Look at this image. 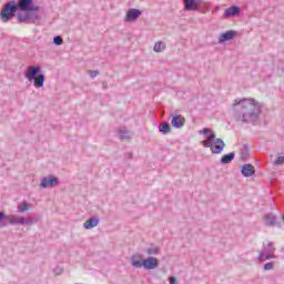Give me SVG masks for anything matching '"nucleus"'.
I'll return each instance as SVG.
<instances>
[{
	"label": "nucleus",
	"instance_id": "nucleus-33",
	"mask_svg": "<svg viewBox=\"0 0 284 284\" xmlns=\"http://www.w3.org/2000/svg\"><path fill=\"white\" fill-rule=\"evenodd\" d=\"M244 150H245V152H247V150H248L247 144L244 145Z\"/></svg>",
	"mask_w": 284,
	"mask_h": 284
},
{
	"label": "nucleus",
	"instance_id": "nucleus-12",
	"mask_svg": "<svg viewBox=\"0 0 284 284\" xmlns=\"http://www.w3.org/2000/svg\"><path fill=\"white\" fill-rule=\"evenodd\" d=\"M131 265L136 270H141L143 267V255L135 253L131 256Z\"/></svg>",
	"mask_w": 284,
	"mask_h": 284
},
{
	"label": "nucleus",
	"instance_id": "nucleus-29",
	"mask_svg": "<svg viewBox=\"0 0 284 284\" xmlns=\"http://www.w3.org/2000/svg\"><path fill=\"white\" fill-rule=\"evenodd\" d=\"M270 270H274V262H268L264 264V271L270 272Z\"/></svg>",
	"mask_w": 284,
	"mask_h": 284
},
{
	"label": "nucleus",
	"instance_id": "nucleus-15",
	"mask_svg": "<svg viewBox=\"0 0 284 284\" xmlns=\"http://www.w3.org/2000/svg\"><path fill=\"white\" fill-rule=\"evenodd\" d=\"M241 14V8H239L237 6H232L229 7L225 11H224V17L227 19L230 17H239Z\"/></svg>",
	"mask_w": 284,
	"mask_h": 284
},
{
	"label": "nucleus",
	"instance_id": "nucleus-21",
	"mask_svg": "<svg viewBox=\"0 0 284 284\" xmlns=\"http://www.w3.org/2000/svg\"><path fill=\"white\" fill-rule=\"evenodd\" d=\"M43 83H45V74L40 73L36 79L33 78L34 88H43Z\"/></svg>",
	"mask_w": 284,
	"mask_h": 284
},
{
	"label": "nucleus",
	"instance_id": "nucleus-22",
	"mask_svg": "<svg viewBox=\"0 0 284 284\" xmlns=\"http://www.w3.org/2000/svg\"><path fill=\"white\" fill-rule=\"evenodd\" d=\"M119 136L122 141H130L132 139V135H130V132L125 128L119 130Z\"/></svg>",
	"mask_w": 284,
	"mask_h": 284
},
{
	"label": "nucleus",
	"instance_id": "nucleus-23",
	"mask_svg": "<svg viewBox=\"0 0 284 284\" xmlns=\"http://www.w3.org/2000/svg\"><path fill=\"white\" fill-rule=\"evenodd\" d=\"M30 210V205L28 202H22L21 204L18 205V212L20 214H23V212H28Z\"/></svg>",
	"mask_w": 284,
	"mask_h": 284
},
{
	"label": "nucleus",
	"instance_id": "nucleus-9",
	"mask_svg": "<svg viewBox=\"0 0 284 284\" xmlns=\"http://www.w3.org/2000/svg\"><path fill=\"white\" fill-rule=\"evenodd\" d=\"M142 267H144V270H156V267H159V258L149 256L142 260Z\"/></svg>",
	"mask_w": 284,
	"mask_h": 284
},
{
	"label": "nucleus",
	"instance_id": "nucleus-11",
	"mask_svg": "<svg viewBox=\"0 0 284 284\" xmlns=\"http://www.w3.org/2000/svg\"><path fill=\"white\" fill-rule=\"evenodd\" d=\"M142 14L143 12L139 9H129L124 21H126L128 23L136 21V19H139V17H141Z\"/></svg>",
	"mask_w": 284,
	"mask_h": 284
},
{
	"label": "nucleus",
	"instance_id": "nucleus-18",
	"mask_svg": "<svg viewBox=\"0 0 284 284\" xmlns=\"http://www.w3.org/2000/svg\"><path fill=\"white\" fill-rule=\"evenodd\" d=\"M184 9L189 11L199 10V4H196V0H183Z\"/></svg>",
	"mask_w": 284,
	"mask_h": 284
},
{
	"label": "nucleus",
	"instance_id": "nucleus-6",
	"mask_svg": "<svg viewBox=\"0 0 284 284\" xmlns=\"http://www.w3.org/2000/svg\"><path fill=\"white\" fill-rule=\"evenodd\" d=\"M274 252H276V248L274 247V243L270 242L265 247H264V253L258 252V261L260 263H264V261H270V258H275Z\"/></svg>",
	"mask_w": 284,
	"mask_h": 284
},
{
	"label": "nucleus",
	"instance_id": "nucleus-32",
	"mask_svg": "<svg viewBox=\"0 0 284 284\" xmlns=\"http://www.w3.org/2000/svg\"><path fill=\"white\" fill-rule=\"evenodd\" d=\"M170 284H176V277L172 276L169 278Z\"/></svg>",
	"mask_w": 284,
	"mask_h": 284
},
{
	"label": "nucleus",
	"instance_id": "nucleus-20",
	"mask_svg": "<svg viewBox=\"0 0 284 284\" xmlns=\"http://www.w3.org/2000/svg\"><path fill=\"white\" fill-rule=\"evenodd\" d=\"M234 156H236L235 152L224 154L220 160L221 165H229L231 161H234Z\"/></svg>",
	"mask_w": 284,
	"mask_h": 284
},
{
	"label": "nucleus",
	"instance_id": "nucleus-10",
	"mask_svg": "<svg viewBox=\"0 0 284 284\" xmlns=\"http://www.w3.org/2000/svg\"><path fill=\"white\" fill-rule=\"evenodd\" d=\"M171 125L175 128L176 130H181L183 125H185V118L183 115L179 114H172L171 115Z\"/></svg>",
	"mask_w": 284,
	"mask_h": 284
},
{
	"label": "nucleus",
	"instance_id": "nucleus-27",
	"mask_svg": "<svg viewBox=\"0 0 284 284\" xmlns=\"http://www.w3.org/2000/svg\"><path fill=\"white\" fill-rule=\"evenodd\" d=\"M54 45H63V38L61 36H55L53 38Z\"/></svg>",
	"mask_w": 284,
	"mask_h": 284
},
{
	"label": "nucleus",
	"instance_id": "nucleus-31",
	"mask_svg": "<svg viewBox=\"0 0 284 284\" xmlns=\"http://www.w3.org/2000/svg\"><path fill=\"white\" fill-rule=\"evenodd\" d=\"M54 274H57V276H61V274H63V268L60 267V266H57L54 270H53Z\"/></svg>",
	"mask_w": 284,
	"mask_h": 284
},
{
	"label": "nucleus",
	"instance_id": "nucleus-19",
	"mask_svg": "<svg viewBox=\"0 0 284 284\" xmlns=\"http://www.w3.org/2000/svg\"><path fill=\"white\" fill-rule=\"evenodd\" d=\"M159 132H161V134H170V132H172V126L170 125V123L168 122H161L160 125L158 126Z\"/></svg>",
	"mask_w": 284,
	"mask_h": 284
},
{
	"label": "nucleus",
	"instance_id": "nucleus-8",
	"mask_svg": "<svg viewBox=\"0 0 284 284\" xmlns=\"http://www.w3.org/2000/svg\"><path fill=\"white\" fill-rule=\"evenodd\" d=\"M39 74H41V67L30 65L24 72V77L30 83H32L34 81V77H39Z\"/></svg>",
	"mask_w": 284,
	"mask_h": 284
},
{
	"label": "nucleus",
	"instance_id": "nucleus-30",
	"mask_svg": "<svg viewBox=\"0 0 284 284\" xmlns=\"http://www.w3.org/2000/svg\"><path fill=\"white\" fill-rule=\"evenodd\" d=\"M284 164V154L280 155L276 161L274 162V165H283Z\"/></svg>",
	"mask_w": 284,
	"mask_h": 284
},
{
	"label": "nucleus",
	"instance_id": "nucleus-25",
	"mask_svg": "<svg viewBox=\"0 0 284 284\" xmlns=\"http://www.w3.org/2000/svg\"><path fill=\"white\" fill-rule=\"evenodd\" d=\"M148 256H156L159 254V246H150L146 248Z\"/></svg>",
	"mask_w": 284,
	"mask_h": 284
},
{
	"label": "nucleus",
	"instance_id": "nucleus-13",
	"mask_svg": "<svg viewBox=\"0 0 284 284\" xmlns=\"http://www.w3.org/2000/svg\"><path fill=\"white\" fill-rule=\"evenodd\" d=\"M236 37V31L234 30H229L222 34H220L217 41L220 43H225V41H232Z\"/></svg>",
	"mask_w": 284,
	"mask_h": 284
},
{
	"label": "nucleus",
	"instance_id": "nucleus-3",
	"mask_svg": "<svg viewBox=\"0 0 284 284\" xmlns=\"http://www.w3.org/2000/svg\"><path fill=\"white\" fill-rule=\"evenodd\" d=\"M199 134H204L206 140L202 141V145L204 148H210L212 154H221L223 150H225V142L221 138H216V134L212 131V129L204 128L199 131Z\"/></svg>",
	"mask_w": 284,
	"mask_h": 284
},
{
	"label": "nucleus",
	"instance_id": "nucleus-17",
	"mask_svg": "<svg viewBox=\"0 0 284 284\" xmlns=\"http://www.w3.org/2000/svg\"><path fill=\"white\" fill-rule=\"evenodd\" d=\"M99 225V217H91L83 223L84 230H92Z\"/></svg>",
	"mask_w": 284,
	"mask_h": 284
},
{
	"label": "nucleus",
	"instance_id": "nucleus-28",
	"mask_svg": "<svg viewBox=\"0 0 284 284\" xmlns=\"http://www.w3.org/2000/svg\"><path fill=\"white\" fill-rule=\"evenodd\" d=\"M88 74H90L91 79H97V77H99V74H101V72L98 70H88Z\"/></svg>",
	"mask_w": 284,
	"mask_h": 284
},
{
	"label": "nucleus",
	"instance_id": "nucleus-1",
	"mask_svg": "<svg viewBox=\"0 0 284 284\" xmlns=\"http://www.w3.org/2000/svg\"><path fill=\"white\" fill-rule=\"evenodd\" d=\"M235 112V121H243V123H255L258 121L261 114V105L254 100H235L233 103Z\"/></svg>",
	"mask_w": 284,
	"mask_h": 284
},
{
	"label": "nucleus",
	"instance_id": "nucleus-14",
	"mask_svg": "<svg viewBox=\"0 0 284 284\" xmlns=\"http://www.w3.org/2000/svg\"><path fill=\"white\" fill-rule=\"evenodd\" d=\"M242 175H244L246 179H250V176H254L256 174V170L254 169V165L247 163L242 165Z\"/></svg>",
	"mask_w": 284,
	"mask_h": 284
},
{
	"label": "nucleus",
	"instance_id": "nucleus-26",
	"mask_svg": "<svg viewBox=\"0 0 284 284\" xmlns=\"http://www.w3.org/2000/svg\"><path fill=\"white\" fill-rule=\"evenodd\" d=\"M165 44L163 42H156L153 47L154 52H163Z\"/></svg>",
	"mask_w": 284,
	"mask_h": 284
},
{
	"label": "nucleus",
	"instance_id": "nucleus-4",
	"mask_svg": "<svg viewBox=\"0 0 284 284\" xmlns=\"http://www.w3.org/2000/svg\"><path fill=\"white\" fill-rule=\"evenodd\" d=\"M17 12H19L17 1L11 0L3 4L0 11V20L2 21V23H8L9 21H12L13 17H17Z\"/></svg>",
	"mask_w": 284,
	"mask_h": 284
},
{
	"label": "nucleus",
	"instance_id": "nucleus-2",
	"mask_svg": "<svg viewBox=\"0 0 284 284\" xmlns=\"http://www.w3.org/2000/svg\"><path fill=\"white\" fill-rule=\"evenodd\" d=\"M16 6L20 12L17 13L18 23H37L39 16L37 12L41 9L34 6V0H18Z\"/></svg>",
	"mask_w": 284,
	"mask_h": 284
},
{
	"label": "nucleus",
	"instance_id": "nucleus-34",
	"mask_svg": "<svg viewBox=\"0 0 284 284\" xmlns=\"http://www.w3.org/2000/svg\"><path fill=\"white\" fill-rule=\"evenodd\" d=\"M129 159H132V153H129Z\"/></svg>",
	"mask_w": 284,
	"mask_h": 284
},
{
	"label": "nucleus",
	"instance_id": "nucleus-24",
	"mask_svg": "<svg viewBox=\"0 0 284 284\" xmlns=\"http://www.w3.org/2000/svg\"><path fill=\"white\" fill-rule=\"evenodd\" d=\"M8 225V215L6 212H0V227H6Z\"/></svg>",
	"mask_w": 284,
	"mask_h": 284
},
{
	"label": "nucleus",
	"instance_id": "nucleus-5",
	"mask_svg": "<svg viewBox=\"0 0 284 284\" xmlns=\"http://www.w3.org/2000/svg\"><path fill=\"white\" fill-rule=\"evenodd\" d=\"M7 223L11 225H33L34 220L32 217H22L19 215H7Z\"/></svg>",
	"mask_w": 284,
	"mask_h": 284
},
{
	"label": "nucleus",
	"instance_id": "nucleus-7",
	"mask_svg": "<svg viewBox=\"0 0 284 284\" xmlns=\"http://www.w3.org/2000/svg\"><path fill=\"white\" fill-rule=\"evenodd\" d=\"M57 185H59V178H57L55 175H48L41 179L40 181V187L42 190H48L50 187H57Z\"/></svg>",
	"mask_w": 284,
	"mask_h": 284
},
{
	"label": "nucleus",
	"instance_id": "nucleus-16",
	"mask_svg": "<svg viewBox=\"0 0 284 284\" xmlns=\"http://www.w3.org/2000/svg\"><path fill=\"white\" fill-rule=\"evenodd\" d=\"M278 219L276 215L270 213L264 216V223L267 227H274V225H277Z\"/></svg>",
	"mask_w": 284,
	"mask_h": 284
}]
</instances>
